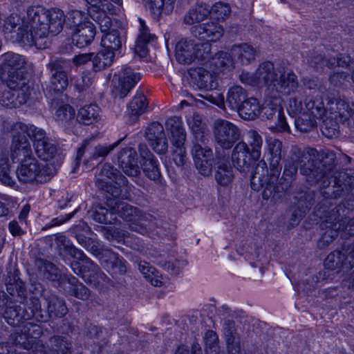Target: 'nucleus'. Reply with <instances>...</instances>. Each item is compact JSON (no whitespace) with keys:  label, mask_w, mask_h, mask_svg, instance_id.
Returning <instances> with one entry per match:
<instances>
[{"label":"nucleus","mask_w":354,"mask_h":354,"mask_svg":"<svg viewBox=\"0 0 354 354\" xmlns=\"http://www.w3.org/2000/svg\"><path fill=\"white\" fill-rule=\"evenodd\" d=\"M106 179L111 180L120 187H127L129 184L127 178L109 163H105L103 165L97 175L95 185L98 189L104 190L111 194L114 192L115 188L117 187L113 188L111 185H109L106 181Z\"/></svg>","instance_id":"obj_15"},{"label":"nucleus","mask_w":354,"mask_h":354,"mask_svg":"<svg viewBox=\"0 0 354 354\" xmlns=\"http://www.w3.org/2000/svg\"><path fill=\"white\" fill-rule=\"evenodd\" d=\"M123 42V38L117 29H111L102 36L101 45L108 50L113 51V53L120 50Z\"/></svg>","instance_id":"obj_40"},{"label":"nucleus","mask_w":354,"mask_h":354,"mask_svg":"<svg viewBox=\"0 0 354 354\" xmlns=\"http://www.w3.org/2000/svg\"><path fill=\"white\" fill-rule=\"evenodd\" d=\"M341 97L337 91L330 88L321 95L308 96L304 100V111L316 119H322L326 114L337 115V110L331 108H335Z\"/></svg>","instance_id":"obj_9"},{"label":"nucleus","mask_w":354,"mask_h":354,"mask_svg":"<svg viewBox=\"0 0 354 354\" xmlns=\"http://www.w3.org/2000/svg\"><path fill=\"white\" fill-rule=\"evenodd\" d=\"M324 151H329L335 155V153L333 151H330L328 149H323L319 152H317V151L314 148L309 147L306 149H301V147H299L297 145H292L291 147L290 151V156L287 161L290 162L296 163V165H299L302 162H304L305 159H308L307 162L300 167L301 169V167H303L305 165L308 163L309 161L315 162L321 160V158H322V155L324 153ZM300 173L301 174V171Z\"/></svg>","instance_id":"obj_23"},{"label":"nucleus","mask_w":354,"mask_h":354,"mask_svg":"<svg viewBox=\"0 0 354 354\" xmlns=\"http://www.w3.org/2000/svg\"><path fill=\"white\" fill-rule=\"evenodd\" d=\"M46 301L47 313L45 315L41 313L43 318H35L37 320L44 322L47 320L48 318L62 317L67 314L68 308L63 299L55 295H51L46 299Z\"/></svg>","instance_id":"obj_29"},{"label":"nucleus","mask_w":354,"mask_h":354,"mask_svg":"<svg viewBox=\"0 0 354 354\" xmlns=\"http://www.w3.org/2000/svg\"><path fill=\"white\" fill-rule=\"evenodd\" d=\"M295 127L301 132L307 133L316 127V118L306 111L299 115L295 120Z\"/></svg>","instance_id":"obj_49"},{"label":"nucleus","mask_w":354,"mask_h":354,"mask_svg":"<svg viewBox=\"0 0 354 354\" xmlns=\"http://www.w3.org/2000/svg\"><path fill=\"white\" fill-rule=\"evenodd\" d=\"M5 284L8 292L11 295H15L24 297L26 290L24 282L19 277V271L15 268H10L8 270L5 279Z\"/></svg>","instance_id":"obj_31"},{"label":"nucleus","mask_w":354,"mask_h":354,"mask_svg":"<svg viewBox=\"0 0 354 354\" xmlns=\"http://www.w3.org/2000/svg\"><path fill=\"white\" fill-rule=\"evenodd\" d=\"M315 194L310 189L297 191L294 196V209L292 213V225H297L314 204Z\"/></svg>","instance_id":"obj_16"},{"label":"nucleus","mask_w":354,"mask_h":354,"mask_svg":"<svg viewBox=\"0 0 354 354\" xmlns=\"http://www.w3.org/2000/svg\"><path fill=\"white\" fill-rule=\"evenodd\" d=\"M51 347H55L62 354H71L72 343L66 337L55 335L49 339Z\"/></svg>","instance_id":"obj_58"},{"label":"nucleus","mask_w":354,"mask_h":354,"mask_svg":"<svg viewBox=\"0 0 354 354\" xmlns=\"http://www.w3.org/2000/svg\"><path fill=\"white\" fill-rule=\"evenodd\" d=\"M196 44L192 39L183 38L176 45L175 55L181 64H190L196 59Z\"/></svg>","instance_id":"obj_27"},{"label":"nucleus","mask_w":354,"mask_h":354,"mask_svg":"<svg viewBox=\"0 0 354 354\" xmlns=\"http://www.w3.org/2000/svg\"><path fill=\"white\" fill-rule=\"evenodd\" d=\"M8 88L19 95H24L29 99L31 93V87L27 74L24 71H10L6 80Z\"/></svg>","instance_id":"obj_25"},{"label":"nucleus","mask_w":354,"mask_h":354,"mask_svg":"<svg viewBox=\"0 0 354 354\" xmlns=\"http://www.w3.org/2000/svg\"><path fill=\"white\" fill-rule=\"evenodd\" d=\"M51 109L55 111V116L58 121L68 124L74 120L75 110L69 104L59 102L57 100L53 99L51 102Z\"/></svg>","instance_id":"obj_38"},{"label":"nucleus","mask_w":354,"mask_h":354,"mask_svg":"<svg viewBox=\"0 0 354 354\" xmlns=\"http://www.w3.org/2000/svg\"><path fill=\"white\" fill-rule=\"evenodd\" d=\"M227 353L241 352V342L239 335L229 326L225 330Z\"/></svg>","instance_id":"obj_54"},{"label":"nucleus","mask_w":354,"mask_h":354,"mask_svg":"<svg viewBox=\"0 0 354 354\" xmlns=\"http://www.w3.org/2000/svg\"><path fill=\"white\" fill-rule=\"evenodd\" d=\"M166 129L170 133V140L174 147L184 146L186 133L180 118L174 116L169 118L165 123Z\"/></svg>","instance_id":"obj_30"},{"label":"nucleus","mask_w":354,"mask_h":354,"mask_svg":"<svg viewBox=\"0 0 354 354\" xmlns=\"http://www.w3.org/2000/svg\"><path fill=\"white\" fill-rule=\"evenodd\" d=\"M147 104V97L141 92H137L129 104L131 115L138 118L145 111Z\"/></svg>","instance_id":"obj_50"},{"label":"nucleus","mask_w":354,"mask_h":354,"mask_svg":"<svg viewBox=\"0 0 354 354\" xmlns=\"http://www.w3.org/2000/svg\"><path fill=\"white\" fill-rule=\"evenodd\" d=\"M207 141L208 138L206 136H198L196 140H192L193 145L191 153L193 156L194 163L198 162V160L212 158L213 152L212 149L207 146Z\"/></svg>","instance_id":"obj_34"},{"label":"nucleus","mask_w":354,"mask_h":354,"mask_svg":"<svg viewBox=\"0 0 354 354\" xmlns=\"http://www.w3.org/2000/svg\"><path fill=\"white\" fill-rule=\"evenodd\" d=\"M15 130H19L21 133L28 135L33 142L37 155L41 160L48 161L55 156L57 147L46 136L44 129L33 124L17 123L15 125Z\"/></svg>","instance_id":"obj_8"},{"label":"nucleus","mask_w":354,"mask_h":354,"mask_svg":"<svg viewBox=\"0 0 354 354\" xmlns=\"http://www.w3.org/2000/svg\"><path fill=\"white\" fill-rule=\"evenodd\" d=\"M346 254L342 251L335 250L330 252L324 260V266L328 270L340 268L346 263Z\"/></svg>","instance_id":"obj_51"},{"label":"nucleus","mask_w":354,"mask_h":354,"mask_svg":"<svg viewBox=\"0 0 354 354\" xmlns=\"http://www.w3.org/2000/svg\"><path fill=\"white\" fill-rule=\"evenodd\" d=\"M118 86L116 93L120 98L126 97L132 88L140 80V74L135 72L130 66H123L118 73Z\"/></svg>","instance_id":"obj_20"},{"label":"nucleus","mask_w":354,"mask_h":354,"mask_svg":"<svg viewBox=\"0 0 354 354\" xmlns=\"http://www.w3.org/2000/svg\"><path fill=\"white\" fill-rule=\"evenodd\" d=\"M156 218L153 216V219L151 221H134L131 222L129 225L130 229L132 231L137 232L141 234H147L149 231L154 229L156 226Z\"/></svg>","instance_id":"obj_62"},{"label":"nucleus","mask_w":354,"mask_h":354,"mask_svg":"<svg viewBox=\"0 0 354 354\" xmlns=\"http://www.w3.org/2000/svg\"><path fill=\"white\" fill-rule=\"evenodd\" d=\"M26 14L35 39L34 46L39 48H45L42 46L41 40L50 35L55 36L59 34L66 24L64 12L57 8L47 10L41 6H32L28 8Z\"/></svg>","instance_id":"obj_2"},{"label":"nucleus","mask_w":354,"mask_h":354,"mask_svg":"<svg viewBox=\"0 0 354 354\" xmlns=\"http://www.w3.org/2000/svg\"><path fill=\"white\" fill-rule=\"evenodd\" d=\"M145 138L155 152L164 154L168 150V142L163 126L157 122L149 124L145 130Z\"/></svg>","instance_id":"obj_18"},{"label":"nucleus","mask_w":354,"mask_h":354,"mask_svg":"<svg viewBox=\"0 0 354 354\" xmlns=\"http://www.w3.org/2000/svg\"><path fill=\"white\" fill-rule=\"evenodd\" d=\"M247 98L245 89L240 86H233L228 90L225 104L230 109L237 111Z\"/></svg>","instance_id":"obj_39"},{"label":"nucleus","mask_w":354,"mask_h":354,"mask_svg":"<svg viewBox=\"0 0 354 354\" xmlns=\"http://www.w3.org/2000/svg\"><path fill=\"white\" fill-rule=\"evenodd\" d=\"M115 54L112 50L103 48L94 57L93 56V66L95 71L104 70L112 65Z\"/></svg>","instance_id":"obj_45"},{"label":"nucleus","mask_w":354,"mask_h":354,"mask_svg":"<svg viewBox=\"0 0 354 354\" xmlns=\"http://www.w3.org/2000/svg\"><path fill=\"white\" fill-rule=\"evenodd\" d=\"M205 351L207 354H218L219 352L218 337L216 332L209 330L205 333Z\"/></svg>","instance_id":"obj_59"},{"label":"nucleus","mask_w":354,"mask_h":354,"mask_svg":"<svg viewBox=\"0 0 354 354\" xmlns=\"http://www.w3.org/2000/svg\"><path fill=\"white\" fill-rule=\"evenodd\" d=\"M258 83H263L268 94L277 100L281 95H290L295 92L299 85L297 76L292 71L277 70L270 62L259 64L254 73Z\"/></svg>","instance_id":"obj_3"},{"label":"nucleus","mask_w":354,"mask_h":354,"mask_svg":"<svg viewBox=\"0 0 354 354\" xmlns=\"http://www.w3.org/2000/svg\"><path fill=\"white\" fill-rule=\"evenodd\" d=\"M210 15L216 20L223 21L228 18L231 14V7L229 3L218 1L209 7Z\"/></svg>","instance_id":"obj_56"},{"label":"nucleus","mask_w":354,"mask_h":354,"mask_svg":"<svg viewBox=\"0 0 354 354\" xmlns=\"http://www.w3.org/2000/svg\"><path fill=\"white\" fill-rule=\"evenodd\" d=\"M30 142L24 135L14 134L11 145V157L12 160L21 161L22 158L32 157Z\"/></svg>","instance_id":"obj_28"},{"label":"nucleus","mask_w":354,"mask_h":354,"mask_svg":"<svg viewBox=\"0 0 354 354\" xmlns=\"http://www.w3.org/2000/svg\"><path fill=\"white\" fill-rule=\"evenodd\" d=\"M298 166L296 163L286 162L284 165V169L281 178H280V183L283 184V188L289 189L292 181L295 180L298 170Z\"/></svg>","instance_id":"obj_53"},{"label":"nucleus","mask_w":354,"mask_h":354,"mask_svg":"<svg viewBox=\"0 0 354 354\" xmlns=\"http://www.w3.org/2000/svg\"><path fill=\"white\" fill-rule=\"evenodd\" d=\"M105 260L102 262L109 269H111L113 274H124L127 271V261L118 254L111 252H105Z\"/></svg>","instance_id":"obj_37"},{"label":"nucleus","mask_w":354,"mask_h":354,"mask_svg":"<svg viewBox=\"0 0 354 354\" xmlns=\"http://www.w3.org/2000/svg\"><path fill=\"white\" fill-rule=\"evenodd\" d=\"M283 143L276 138H270L266 141V151L264 157L266 162H268L269 171H273L275 174L281 172V165L280 162L282 158Z\"/></svg>","instance_id":"obj_21"},{"label":"nucleus","mask_w":354,"mask_h":354,"mask_svg":"<svg viewBox=\"0 0 354 354\" xmlns=\"http://www.w3.org/2000/svg\"><path fill=\"white\" fill-rule=\"evenodd\" d=\"M196 59L210 62L212 57V45L209 42L196 44Z\"/></svg>","instance_id":"obj_63"},{"label":"nucleus","mask_w":354,"mask_h":354,"mask_svg":"<svg viewBox=\"0 0 354 354\" xmlns=\"http://www.w3.org/2000/svg\"><path fill=\"white\" fill-rule=\"evenodd\" d=\"M119 167L129 177H138L140 174L138 165L137 152L132 147L122 149L118 153Z\"/></svg>","instance_id":"obj_19"},{"label":"nucleus","mask_w":354,"mask_h":354,"mask_svg":"<svg viewBox=\"0 0 354 354\" xmlns=\"http://www.w3.org/2000/svg\"><path fill=\"white\" fill-rule=\"evenodd\" d=\"M4 31L14 34L12 39L15 42L28 46H32L35 44L28 15L26 18H21L17 14H11L5 21Z\"/></svg>","instance_id":"obj_11"},{"label":"nucleus","mask_w":354,"mask_h":354,"mask_svg":"<svg viewBox=\"0 0 354 354\" xmlns=\"http://www.w3.org/2000/svg\"><path fill=\"white\" fill-rule=\"evenodd\" d=\"M66 281L70 285L69 294L76 298L85 301L88 299L91 295L90 290L74 276L69 274L64 277Z\"/></svg>","instance_id":"obj_41"},{"label":"nucleus","mask_w":354,"mask_h":354,"mask_svg":"<svg viewBox=\"0 0 354 354\" xmlns=\"http://www.w3.org/2000/svg\"><path fill=\"white\" fill-rule=\"evenodd\" d=\"M247 142L250 150L253 155L260 158L261 156V148L263 146V138L256 131L251 129L247 133Z\"/></svg>","instance_id":"obj_52"},{"label":"nucleus","mask_w":354,"mask_h":354,"mask_svg":"<svg viewBox=\"0 0 354 354\" xmlns=\"http://www.w3.org/2000/svg\"><path fill=\"white\" fill-rule=\"evenodd\" d=\"M2 58L3 66L11 68L12 71H23L28 65V61L24 56L13 52L3 54Z\"/></svg>","instance_id":"obj_42"},{"label":"nucleus","mask_w":354,"mask_h":354,"mask_svg":"<svg viewBox=\"0 0 354 354\" xmlns=\"http://www.w3.org/2000/svg\"><path fill=\"white\" fill-rule=\"evenodd\" d=\"M321 160L305 165L301 169L302 175L310 185H317L322 200L315 207V214L319 218L323 231L319 245L325 246L337 237L348 221L344 205L339 204L330 209V200L343 197L354 190V174L346 171L335 170L336 156L324 151Z\"/></svg>","instance_id":"obj_1"},{"label":"nucleus","mask_w":354,"mask_h":354,"mask_svg":"<svg viewBox=\"0 0 354 354\" xmlns=\"http://www.w3.org/2000/svg\"><path fill=\"white\" fill-rule=\"evenodd\" d=\"M28 99L24 95H19L12 90L3 91L0 94V105L6 108H15L27 102Z\"/></svg>","instance_id":"obj_43"},{"label":"nucleus","mask_w":354,"mask_h":354,"mask_svg":"<svg viewBox=\"0 0 354 354\" xmlns=\"http://www.w3.org/2000/svg\"><path fill=\"white\" fill-rule=\"evenodd\" d=\"M190 84L199 89L214 90L218 86L217 79L211 72L203 68L191 69Z\"/></svg>","instance_id":"obj_24"},{"label":"nucleus","mask_w":354,"mask_h":354,"mask_svg":"<svg viewBox=\"0 0 354 354\" xmlns=\"http://www.w3.org/2000/svg\"><path fill=\"white\" fill-rule=\"evenodd\" d=\"M143 171L146 176L151 180H156L160 177V172L158 167L157 160L153 158L142 163Z\"/></svg>","instance_id":"obj_61"},{"label":"nucleus","mask_w":354,"mask_h":354,"mask_svg":"<svg viewBox=\"0 0 354 354\" xmlns=\"http://www.w3.org/2000/svg\"><path fill=\"white\" fill-rule=\"evenodd\" d=\"M119 144V141L111 145H98L94 147L91 152L90 156L87 161L97 160L102 158V160L108 156Z\"/></svg>","instance_id":"obj_60"},{"label":"nucleus","mask_w":354,"mask_h":354,"mask_svg":"<svg viewBox=\"0 0 354 354\" xmlns=\"http://www.w3.org/2000/svg\"><path fill=\"white\" fill-rule=\"evenodd\" d=\"M66 26L71 32L73 43L78 48L90 45L95 36V27L80 11L70 12L66 19Z\"/></svg>","instance_id":"obj_6"},{"label":"nucleus","mask_w":354,"mask_h":354,"mask_svg":"<svg viewBox=\"0 0 354 354\" xmlns=\"http://www.w3.org/2000/svg\"><path fill=\"white\" fill-rule=\"evenodd\" d=\"M224 30L218 23L209 21L191 28V33L196 37L208 41H216L223 35Z\"/></svg>","instance_id":"obj_22"},{"label":"nucleus","mask_w":354,"mask_h":354,"mask_svg":"<svg viewBox=\"0 0 354 354\" xmlns=\"http://www.w3.org/2000/svg\"><path fill=\"white\" fill-rule=\"evenodd\" d=\"M16 170L19 180L24 183H44L51 179L55 168L47 164L41 165L34 157L22 158Z\"/></svg>","instance_id":"obj_7"},{"label":"nucleus","mask_w":354,"mask_h":354,"mask_svg":"<svg viewBox=\"0 0 354 354\" xmlns=\"http://www.w3.org/2000/svg\"><path fill=\"white\" fill-rule=\"evenodd\" d=\"M120 190L115 188L111 193L112 197L107 198L106 205L109 208L111 214H117L127 222L151 221L153 216L145 213L138 208L133 207L126 202L121 201L118 196Z\"/></svg>","instance_id":"obj_10"},{"label":"nucleus","mask_w":354,"mask_h":354,"mask_svg":"<svg viewBox=\"0 0 354 354\" xmlns=\"http://www.w3.org/2000/svg\"><path fill=\"white\" fill-rule=\"evenodd\" d=\"M100 108L91 104L81 107L77 113V120L85 125H89L100 120Z\"/></svg>","instance_id":"obj_36"},{"label":"nucleus","mask_w":354,"mask_h":354,"mask_svg":"<svg viewBox=\"0 0 354 354\" xmlns=\"http://www.w3.org/2000/svg\"><path fill=\"white\" fill-rule=\"evenodd\" d=\"M176 0H151L150 10L154 18L158 19L162 15H169L174 8Z\"/></svg>","instance_id":"obj_46"},{"label":"nucleus","mask_w":354,"mask_h":354,"mask_svg":"<svg viewBox=\"0 0 354 354\" xmlns=\"http://www.w3.org/2000/svg\"><path fill=\"white\" fill-rule=\"evenodd\" d=\"M239 115L244 120H255L261 112V107L257 98L248 97L237 109Z\"/></svg>","instance_id":"obj_35"},{"label":"nucleus","mask_w":354,"mask_h":354,"mask_svg":"<svg viewBox=\"0 0 354 354\" xmlns=\"http://www.w3.org/2000/svg\"><path fill=\"white\" fill-rule=\"evenodd\" d=\"M231 53L243 65L254 62L258 55V50L247 43L234 44L231 47Z\"/></svg>","instance_id":"obj_32"},{"label":"nucleus","mask_w":354,"mask_h":354,"mask_svg":"<svg viewBox=\"0 0 354 354\" xmlns=\"http://www.w3.org/2000/svg\"><path fill=\"white\" fill-rule=\"evenodd\" d=\"M213 133L215 142L221 151L230 149L240 140L241 129L232 122L218 119L214 123ZM218 150V149H216Z\"/></svg>","instance_id":"obj_12"},{"label":"nucleus","mask_w":354,"mask_h":354,"mask_svg":"<svg viewBox=\"0 0 354 354\" xmlns=\"http://www.w3.org/2000/svg\"><path fill=\"white\" fill-rule=\"evenodd\" d=\"M210 15L209 6L205 3H197L189 8L182 19V23L185 26H196L202 24L203 21Z\"/></svg>","instance_id":"obj_26"},{"label":"nucleus","mask_w":354,"mask_h":354,"mask_svg":"<svg viewBox=\"0 0 354 354\" xmlns=\"http://www.w3.org/2000/svg\"><path fill=\"white\" fill-rule=\"evenodd\" d=\"M280 174L269 171L264 159L259 160L251 174L252 189L255 191L262 189L263 199L277 202L281 198L282 193L288 189L283 188V184L280 183Z\"/></svg>","instance_id":"obj_4"},{"label":"nucleus","mask_w":354,"mask_h":354,"mask_svg":"<svg viewBox=\"0 0 354 354\" xmlns=\"http://www.w3.org/2000/svg\"><path fill=\"white\" fill-rule=\"evenodd\" d=\"M0 307L1 310H4L2 317L8 324L13 326H19L23 320L43 318L40 301L35 297H30L22 308L10 299L3 292L0 295Z\"/></svg>","instance_id":"obj_5"},{"label":"nucleus","mask_w":354,"mask_h":354,"mask_svg":"<svg viewBox=\"0 0 354 354\" xmlns=\"http://www.w3.org/2000/svg\"><path fill=\"white\" fill-rule=\"evenodd\" d=\"M39 269L43 277L50 281H59L60 283L66 282L64 277L68 274H62L60 270L51 262L39 261Z\"/></svg>","instance_id":"obj_44"},{"label":"nucleus","mask_w":354,"mask_h":354,"mask_svg":"<svg viewBox=\"0 0 354 354\" xmlns=\"http://www.w3.org/2000/svg\"><path fill=\"white\" fill-rule=\"evenodd\" d=\"M0 181L5 185L14 187L15 180L10 176V167L8 157L0 158Z\"/></svg>","instance_id":"obj_57"},{"label":"nucleus","mask_w":354,"mask_h":354,"mask_svg":"<svg viewBox=\"0 0 354 354\" xmlns=\"http://www.w3.org/2000/svg\"><path fill=\"white\" fill-rule=\"evenodd\" d=\"M21 327V331L25 333L33 343L34 339L39 338L42 333L41 327L32 322H26Z\"/></svg>","instance_id":"obj_64"},{"label":"nucleus","mask_w":354,"mask_h":354,"mask_svg":"<svg viewBox=\"0 0 354 354\" xmlns=\"http://www.w3.org/2000/svg\"><path fill=\"white\" fill-rule=\"evenodd\" d=\"M139 21L140 24V34L136 41L134 52L140 57H145L148 53L147 45L155 39V35L149 32L143 20L140 19Z\"/></svg>","instance_id":"obj_33"},{"label":"nucleus","mask_w":354,"mask_h":354,"mask_svg":"<svg viewBox=\"0 0 354 354\" xmlns=\"http://www.w3.org/2000/svg\"><path fill=\"white\" fill-rule=\"evenodd\" d=\"M68 62L64 59H52L47 65L50 70L51 77L49 84L46 86V91L50 94H59L62 93L68 85V79L65 69Z\"/></svg>","instance_id":"obj_13"},{"label":"nucleus","mask_w":354,"mask_h":354,"mask_svg":"<svg viewBox=\"0 0 354 354\" xmlns=\"http://www.w3.org/2000/svg\"><path fill=\"white\" fill-rule=\"evenodd\" d=\"M232 64V56L228 53L223 51L215 53L210 61V66L216 73L230 69Z\"/></svg>","instance_id":"obj_47"},{"label":"nucleus","mask_w":354,"mask_h":354,"mask_svg":"<svg viewBox=\"0 0 354 354\" xmlns=\"http://www.w3.org/2000/svg\"><path fill=\"white\" fill-rule=\"evenodd\" d=\"M216 182L222 187H228L234 179L233 167L230 162V155L226 151L216 150L215 153Z\"/></svg>","instance_id":"obj_14"},{"label":"nucleus","mask_w":354,"mask_h":354,"mask_svg":"<svg viewBox=\"0 0 354 354\" xmlns=\"http://www.w3.org/2000/svg\"><path fill=\"white\" fill-rule=\"evenodd\" d=\"M325 117L321 127L323 135L328 138L337 137L339 134V124L337 122V120H339V117L335 114H326Z\"/></svg>","instance_id":"obj_48"},{"label":"nucleus","mask_w":354,"mask_h":354,"mask_svg":"<svg viewBox=\"0 0 354 354\" xmlns=\"http://www.w3.org/2000/svg\"><path fill=\"white\" fill-rule=\"evenodd\" d=\"M231 158L233 165L241 172L248 171L252 163L259 159L253 155L248 144L243 141L238 142L233 148Z\"/></svg>","instance_id":"obj_17"},{"label":"nucleus","mask_w":354,"mask_h":354,"mask_svg":"<svg viewBox=\"0 0 354 354\" xmlns=\"http://www.w3.org/2000/svg\"><path fill=\"white\" fill-rule=\"evenodd\" d=\"M18 327L19 328L11 334L10 339L16 346H19L28 352L30 348L35 347L34 343L25 333L21 331V326Z\"/></svg>","instance_id":"obj_55"}]
</instances>
